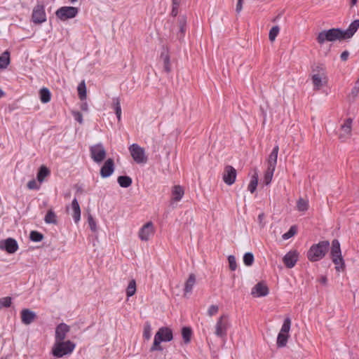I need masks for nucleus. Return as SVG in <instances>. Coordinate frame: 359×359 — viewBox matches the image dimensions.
<instances>
[{"mask_svg":"<svg viewBox=\"0 0 359 359\" xmlns=\"http://www.w3.org/2000/svg\"><path fill=\"white\" fill-rule=\"evenodd\" d=\"M297 208L299 211H306L309 208V201L303 198H299L297 203Z\"/></svg>","mask_w":359,"mask_h":359,"instance_id":"nucleus-38","label":"nucleus"},{"mask_svg":"<svg viewBox=\"0 0 359 359\" xmlns=\"http://www.w3.org/2000/svg\"><path fill=\"white\" fill-rule=\"evenodd\" d=\"M43 236L42 233H41L38 231H33L30 233V239L32 241L39 242L43 240Z\"/></svg>","mask_w":359,"mask_h":359,"instance_id":"nucleus-43","label":"nucleus"},{"mask_svg":"<svg viewBox=\"0 0 359 359\" xmlns=\"http://www.w3.org/2000/svg\"><path fill=\"white\" fill-rule=\"evenodd\" d=\"M299 254L297 251L288 252L283 258V262L286 267H294L298 260Z\"/></svg>","mask_w":359,"mask_h":359,"instance_id":"nucleus-17","label":"nucleus"},{"mask_svg":"<svg viewBox=\"0 0 359 359\" xmlns=\"http://www.w3.org/2000/svg\"><path fill=\"white\" fill-rule=\"evenodd\" d=\"M74 117L76 121H77L80 123H82V122H83V116H82V114L80 112H79V111L74 112Z\"/></svg>","mask_w":359,"mask_h":359,"instance_id":"nucleus-49","label":"nucleus"},{"mask_svg":"<svg viewBox=\"0 0 359 359\" xmlns=\"http://www.w3.org/2000/svg\"><path fill=\"white\" fill-rule=\"evenodd\" d=\"M136 287V281L134 279L130 280L126 288V295L128 297H130L135 294Z\"/></svg>","mask_w":359,"mask_h":359,"instance_id":"nucleus-33","label":"nucleus"},{"mask_svg":"<svg viewBox=\"0 0 359 359\" xmlns=\"http://www.w3.org/2000/svg\"><path fill=\"white\" fill-rule=\"evenodd\" d=\"M173 339V333L169 327H161L156 332L153 344L150 348L151 351H163L162 342H169Z\"/></svg>","mask_w":359,"mask_h":359,"instance_id":"nucleus-1","label":"nucleus"},{"mask_svg":"<svg viewBox=\"0 0 359 359\" xmlns=\"http://www.w3.org/2000/svg\"><path fill=\"white\" fill-rule=\"evenodd\" d=\"M44 220L47 224H55L57 223V216L52 210H49L45 216Z\"/></svg>","mask_w":359,"mask_h":359,"instance_id":"nucleus-36","label":"nucleus"},{"mask_svg":"<svg viewBox=\"0 0 359 359\" xmlns=\"http://www.w3.org/2000/svg\"><path fill=\"white\" fill-rule=\"evenodd\" d=\"M40 100L43 103H48L51 98L50 90L47 88H43L39 91Z\"/></svg>","mask_w":359,"mask_h":359,"instance_id":"nucleus-32","label":"nucleus"},{"mask_svg":"<svg viewBox=\"0 0 359 359\" xmlns=\"http://www.w3.org/2000/svg\"><path fill=\"white\" fill-rule=\"evenodd\" d=\"M21 321L25 325H29L36 318V313L28 309H22L20 312Z\"/></svg>","mask_w":359,"mask_h":359,"instance_id":"nucleus-22","label":"nucleus"},{"mask_svg":"<svg viewBox=\"0 0 359 359\" xmlns=\"http://www.w3.org/2000/svg\"><path fill=\"white\" fill-rule=\"evenodd\" d=\"M228 262L229 264V268L231 271H235L237 268L236 258L233 255H229L228 257Z\"/></svg>","mask_w":359,"mask_h":359,"instance_id":"nucleus-46","label":"nucleus"},{"mask_svg":"<svg viewBox=\"0 0 359 359\" xmlns=\"http://www.w3.org/2000/svg\"><path fill=\"white\" fill-rule=\"evenodd\" d=\"M195 283H196V276L194 274L191 273L189 276V278L185 283L184 294H188V293L191 292Z\"/></svg>","mask_w":359,"mask_h":359,"instance_id":"nucleus-28","label":"nucleus"},{"mask_svg":"<svg viewBox=\"0 0 359 359\" xmlns=\"http://www.w3.org/2000/svg\"><path fill=\"white\" fill-rule=\"evenodd\" d=\"M50 174V172L49 169L45 165H41L37 173V180L41 183Z\"/></svg>","mask_w":359,"mask_h":359,"instance_id":"nucleus-31","label":"nucleus"},{"mask_svg":"<svg viewBox=\"0 0 359 359\" xmlns=\"http://www.w3.org/2000/svg\"><path fill=\"white\" fill-rule=\"evenodd\" d=\"M89 150L90 157L95 163H101L106 158L107 152L103 144L101 143L91 146Z\"/></svg>","mask_w":359,"mask_h":359,"instance_id":"nucleus-10","label":"nucleus"},{"mask_svg":"<svg viewBox=\"0 0 359 359\" xmlns=\"http://www.w3.org/2000/svg\"><path fill=\"white\" fill-rule=\"evenodd\" d=\"M219 311V307L217 305H211L208 309V315L210 317L215 316Z\"/></svg>","mask_w":359,"mask_h":359,"instance_id":"nucleus-47","label":"nucleus"},{"mask_svg":"<svg viewBox=\"0 0 359 359\" xmlns=\"http://www.w3.org/2000/svg\"><path fill=\"white\" fill-rule=\"evenodd\" d=\"M229 326V317L226 315H222L217 320L215 325V334L217 337H224Z\"/></svg>","mask_w":359,"mask_h":359,"instance_id":"nucleus-11","label":"nucleus"},{"mask_svg":"<svg viewBox=\"0 0 359 359\" xmlns=\"http://www.w3.org/2000/svg\"><path fill=\"white\" fill-rule=\"evenodd\" d=\"M78 95L80 100H83L86 97V87L84 81H82L77 88Z\"/></svg>","mask_w":359,"mask_h":359,"instance_id":"nucleus-37","label":"nucleus"},{"mask_svg":"<svg viewBox=\"0 0 359 359\" xmlns=\"http://www.w3.org/2000/svg\"><path fill=\"white\" fill-rule=\"evenodd\" d=\"M10 62V52L8 50H6L0 55V69H6L9 65Z\"/></svg>","mask_w":359,"mask_h":359,"instance_id":"nucleus-26","label":"nucleus"},{"mask_svg":"<svg viewBox=\"0 0 359 359\" xmlns=\"http://www.w3.org/2000/svg\"><path fill=\"white\" fill-rule=\"evenodd\" d=\"M184 195V189L180 185H175L171 189V203L180 201Z\"/></svg>","mask_w":359,"mask_h":359,"instance_id":"nucleus-19","label":"nucleus"},{"mask_svg":"<svg viewBox=\"0 0 359 359\" xmlns=\"http://www.w3.org/2000/svg\"><path fill=\"white\" fill-rule=\"evenodd\" d=\"M77 1L78 0H69V1L72 2V3H74V2Z\"/></svg>","mask_w":359,"mask_h":359,"instance_id":"nucleus-58","label":"nucleus"},{"mask_svg":"<svg viewBox=\"0 0 359 359\" xmlns=\"http://www.w3.org/2000/svg\"><path fill=\"white\" fill-rule=\"evenodd\" d=\"M155 233V228L152 222H148L139 230L138 236L141 241H149Z\"/></svg>","mask_w":359,"mask_h":359,"instance_id":"nucleus-12","label":"nucleus"},{"mask_svg":"<svg viewBox=\"0 0 359 359\" xmlns=\"http://www.w3.org/2000/svg\"><path fill=\"white\" fill-rule=\"evenodd\" d=\"M359 27V20H355L351 23L348 28L346 31H342L344 39H349L353 36Z\"/></svg>","mask_w":359,"mask_h":359,"instance_id":"nucleus-24","label":"nucleus"},{"mask_svg":"<svg viewBox=\"0 0 359 359\" xmlns=\"http://www.w3.org/2000/svg\"><path fill=\"white\" fill-rule=\"evenodd\" d=\"M236 176V170L233 166L227 165L224 167L222 173V180L226 184L230 186L234 184Z\"/></svg>","mask_w":359,"mask_h":359,"instance_id":"nucleus-13","label":"nucleus"},{"mask_svg":"<svg viewBox=\"0 0 359 359\" xmlns=\"http://www.w3.org/2000/svg\"><path fill=\"white\" fill-rule=\"evenodd\" d=\"M326 281H327V278H326V277H322V278H320V282H321L322 283H326Z\"/></svg>","mask_w":359,"mask_h":359,"instance_id":"nucleus-55","label":"nucleus"},{"mask_svg":"<svg viewBox=\"0 0 359 359\" xmlns=\"http://www.w3.org/2000/svg\"><path fill=\"white\" fill-rule=\"evenodd\" d=\"M114 170V163L111 158H108L102 165L100 170V175L105 178L109 177Z\"/></svg>","mask_w":359,"mask_h":359,"instance_id":"nucleus-20","label":"nucleus"},{"mask_svg":"<svg viewBox=\"0 0 359 359\" xmlns=\"http://www.w3.org/2000/svg\"><path fill=\"white\" fill-rule=\"evenodd\" d=\"M291 320L290 318H286L284 320L281 329L278 334L276 344L278 347H284L286 346L289 339V332L291 327Z\"/></svg>","mask_w":359,"mask_h":359,"instance_id":"nucleus-7","label":"nucleus"},{"mask_svg":"<svg viewBox=\"0 0 359 359\" xmlns=\"http://www.w3.org/2000/svg\"><path fill=\"white\" fill-rule=\"evenodd\" d=\"M74 348V344L70 341L55 342L52 351L54 356L61 358L67 354L71 353Z\"/></svg>","mask_w":359,"mask_h":359,"instance_id":"nucleus-6","label":"nucleus"},{"mask_svg":"<svg viewBox=\"0 0 359 359\" xmlns=\"http://www.w3.org/2000/svg\"><path fill=\"white\" fill-rule=\"evenodd\" d=\"M348 56H349V52L347 50H344V52L341 53V54L340 55V58L342 61H346L348 58Z\"/></svg>","mask_w":359,"mask_h":359,"instance_id":"nucleus-50","label":"nucleus"},{"mask_svg":"<svg viewBox=\"0 0 359 359\" xmlns=\"http://www.w3.org/2000/svg\"><path fill=\"white\" fill-rule=\"evenodd\" d=\"M279 151V147L278 144L275 145L271 152L268 156L266 160L267 166L276 168L278 154Z\"/></svg>","mask_w":359,"mask_h":359,"instance_id":"nucleus-23","label":"nucleus"},{"mask_svg":"<svg viewBox=\"0 0 359 359\" xmlns=\"http://www.w3.org/2000/svg\"><path fill=\"white\" fill-rule=\"evenodd\" d=\"M0 249L5 250L8 253H15L18 249V245L13 238H7L0 243Z\"/></svg>","mask_w":359,"mask_h":359,"instance_id":"nucleus-16","label":"nucleus"},{"mask_svg":"<svg viewBox=\"0 0 359 359\" xmlns=\"http://www.w3.org/2000/svg\"><path fill=\"white\" fill-rule=\"evenodd\" d=\"M243 0H238L236 8L237 13H240L243 8Z\"/></svg>","mask_w":359,"mask_h":359,"instance_id":"nucleus-52","label":"nucleus"},{"mask_svg":"<svg viewBox=\"0 0 359 359\" xmlns=\"http://www.w3.org/2000/svg\"><path fill=\"white\" fill-rule=\"evenodd\" d=\"M4 95V92L0 88V98Z\"/></svg>","mask_w":359,"mask_h":359,"instance_id":"nucleus-57","label":"nucleus"},{"mask_svg":"<svg viewBox=\"0 0 359 359\" xmlns=\"http://www.w3.org/2000/svg\"><path fill=\"white\" fill-rule=\"evenodd\" d=\"M12 299L10 297H6L0 299V309L2 307L8 308L11 305Z\"/></svg>","mask_w":359,"mask_h":359,"instance_id":"nucleus-44","label":"nucleus"},{"mask_svg":"<svg viewBox=\"0 0 359 359\" xmlns=\"http://www.w3.org/2000/svg\"><path fill=\"white\" fill-rule=\"evenodd\" d=\"M330 255L333 263L335 264L336 270L338 271L343 270L344 262L341 256L340 243L337 239L333 240L332 242Z\"/></svg>","mask_w":359,"mask_h":359,"instance_id":"nucleus-5","label":"nucleus"},{"mask_svg":"<svg viewBox=\"0 0 359 359\" xmlns=\"http://www.w3.org/2000/svg\"><path fill=\"white\" fill-rule=\"evenodd\" d=\"M275 170L276 168L267 166L264 174V183L266 185H269L271 182Z\"/></svg>","mask_w":359,"mask_h":359,"instance_id":"nucleus-30","label":"nucleus"},{"mask_svg":"<svg viewBox=\"0 0 359 359\" xmlns=\"http://www.w3.org/2000/svg\"><path fill=\"white\" fill-rule=\"evenodd\" d=\"M182 336L185 344H188L191 341L192 336V330L191 328L184 327L182 329Z\"/></svg>","mask_w":359,"mask_h":359,"instance_id":"nucleus-34","label":"nucleus"},{"mask_svg":"<svg viewBox=\"0 0 359 359\" xmlns=\"http://www.w3.org/2000/svg\"><path fill=\"white\" fill-rule=\"evenodd\" d=\"M27 187L29 189H39L40 187L35 180H32L27 183Z\"/></svg>","mask_w":359,"mask_h":359,"instance_id":"nucleus-48","label":"nucleus"},{"mask_svg":"<svg viewBox=\"0 0 359 359\" xmlns=\"http://www.w3.org/2000/svg\"><path fill=\"white\" fill-rule=\"evenodd\" d=\"M311 76L312 83L314 90H319L328 83V76L325 69L322 66H317L316 69L313 70Z\"/></svg>","mask_w":359,"mask_h":359,"instance_id":"nucleus-3","label":"nucleus"},{"mask_svg":"<svg viewBox=\"0 0 359 359\" xmlns=\"http://www.w3.org/2000/svg\"><path fill=\"white\" fill-rule=\"evenodd\" d=\"M69 331V326L65 323L58 325L55 330V342H61L66 337L67 333Z\"/></svg>","mask_w":359,"mask_h":359,"instance_id":"nucleus-21","label":"nucleus"},{"mask_svg":"<svg viewBox=\"0 0 359 359\" xmlns=\"http://www.w3.org/2000/svg\"><path fill=\"white\" fill-rule=\"evenodd\" d=\"M330 243L327 241H320L313 245L307 252V257L311 262H317L323 259L328 251Z\"/></svg>","mask_w":359,"mask_h":359,"instance_id":"nucleus-2","label":"nucleus"},{"mask_svg":"<svg viewBox=\"0 0 359 359\" xmlns=\"http://www.w3.org/2000/svg\"><path fill=\"white\" fill-rule=\"evenodd\" d=\"M161 59L163 62V68L164 70L169 73L171 71V64L170 61V55L168 54V52L167 50H165L161 53Z\"/></svg>","mask_w":359,"mask_h":359,"instance_id":"nucleus-27","label":"nucleus"},{"mask_svg":"<svg viewBox=\"0 0 359 359\" xmlns=\"http://www.w3.org/2000/svg\"><path fill=\"white\" fill-rule=\"evenodd\" d=\"M297 227L295 226H292L287 232L283 234L282 238L283 240H287L291 237L294 236L297 233Z\"/></svg>","mask_w":359,"mask_h":359,"instance_id":"nucleus-41","label":"nucleus"},{"mask_svg":"<svg viewBox=\"0 0 359 359\" xmlns=\"http://www.w3.org/2000/svg\"><path fill=\"white\" fill-rule=\"evenodd\" d=\"M89 224H90V228L93 231H94L95 229V222H93V219L90 218V221H89Z\"/></svg>","mask_w":359,"mask_h":359,"instance_id":"nucleus-54","label":"nucleus"},{"mask_svg":"<svg viewBox=\"0 0 359 359\" xmlns=\"http://www.w3.org/2000/svg\"><path fill=\"white\" fill-rule=\"evenodd\" d=\"M142 337L145 340H149L151 337V327L149 323L144 326Z\"/></svg>","mask_w":359,"mask_h":359,"instance_id":"nucleus-39","label":"nucleus"},{"mask_svg":"<svg viewBox=\"0 0 359 359\" xmlns=\"http://www.w3.org/2000/svg\"><path fill=\"white\" fill-rule=\"evenodd\" d=\"M72 209L73 210V219L75 223H78L81 219V208L76 198H74L72 202Z\"/></svg>","mask_w":359,"mask_h":359,"instance_id":"nucleus-25","label":"nucleus"},{"mask_svg":"<svg viewBox=\"0 0 359 359\" xmlns=\"http://www.w3.org/2000/svg\"><path fill=\"white\" fill-rule=\"evenodd\" d=\"M79 13V8L74 6H62L55 12L56 17L62 21L75 18Z\"/></svg>","mask_w":359,"mask_h":359,"instance_id":"nucleus-9","label":"nucleus"},{"mask_svg":"<svg viewBox=\"0 0 359 359\" xmlns=\"http://www.w3.org/2000/svg\"><path fill=\"white\" fill-rule=\"evenodd\" d=\"M251 294L255 297H264L269 294V288L265 283H258L252 289Z\"/></svg>","mask_w":359,"mask_h":359,"instance_id":"nucleus-18","label":"nucleus"},{"mask_svg":"<svg viewBox=\"0 0 359 359\" xmlns=\"http://www.w3.org/2000/svg\"><path fill=\"white\" fill-rule=\"evenodd\" d=\"M114 105H115V107H114L115 112H116V116L119 121L121 119V104H120L119 100L118 98L114 100Z\"/></svg>","mask_w":359,"mask_h":359,"instance_id":"nucleus-45","label":"nucleus"},{"mask_svg":"<svg viewBox=\"0 0 359 359\" xmlns=\"http://www.w3.org/2000/svg\"><path fill=\"white\" fill-rule=\"evenodd\" d=\"M344 39V35L342 31L339 29H330L327 31L320 32L317 36V41L320 44L325 41H335L337 40Z\"/></svg>","mask_w":359,"mask_h":359,"instance_id":"nucleus-4","label":"nucleus"},{"mask_svg":"<svg viewBox=\"0 0 359 359\" xmlns=\"http://www.w3.org/2000/svg\"><path fill=\"white\" fill-rule=\"evenodd\" d=\"M32 19L34 24H41L46 21V14L43 5H36L32 11Z\"/></svg>","mask_w":359,"mask_h":359,"instance_id":"nucleus-14","label":"nucleus"},{"mask_svg":"<svg viewBox=\"0 0 359 359\" xmlns=\"http://www.w3.org/2000/svg\"><path fill=\"white\" fill-rule=\"evenodd\" d=\"M121 187L127 188L132 184V179L128 176H119L117 180Z\"/></svg>","mask_w":359,"mask_h":359,"instance_id":"nucleus-35","label":"nucleus"},{"mask_svg":"<svg viewBox=\"0 0 359 359\" xmlns=\"http://www.w3.org/2000/svg\"><path fill=\"white\" fill-rule=\"evenodd\" d=\"M352 121H353L351 118H346L341 124L339 133V138L341 141H345V140L351 136L352 130Z\"/></svg>","mask_w":359,"mask_h":359,"instance_id":"nucleus-15","label":"nucleus"},{"mask_svg":"<svg viewBox=\"0 0 359 359\" xmlns=\"http://www.w3.org/2000/svg\"><path fill=\"white\" fill-rule=\"evenodd\" d=\"M359 91V79L356 81L355 86L353 89V93L355 92L358 93Z\"/></svg>","mask_w":359,"mask_h":359,"instance_id":"nucleus-53","label":"nucleus"},{"mask_svg":"<svg viewBox=\"0 0 359 359\" xmlns=\"http://www.w3.org/2000/svg\"><path fill=\"white\" fill-rule=\"evenodd\" d=\"M280 32V27L278 26H274L273 27L269 34V40L273 42L276 40V38Z\"/></svg>","mask_w":359,"mask_h":359,"instance_id":"nucleus-40","label":"nucleus"},{"mask_svg":"<svg viewBox=\"0 0 359 359\" xmlns=\"http://www.w3.org/2000/svg\"><path fill=\"white\" fill-rule=\"evenodd\" d=\"M258 172L255 171L254 174L251 177L250 183L248 187V189L251 194H253L257 189L258 184Z\"/></svg>","mask_w":359,"mask_h":359,"instance_id":"nucleus-29","label":"nucleus"},{"mask_svg":"<svg viewBox=\"0 0 359 359\" xmlns=\"http://www.w3.org/2000/svg\"><path fill=\"white\" fill-rule=\"evenodd\" d=\"M351 6H354L357 3V0H351Z\"/></svg>","mask_w":359,"mask_h":359,"instance_id":"nucleus-56","label":"nucleus"},{"mask_svg":"<svg viewBox=\"0 0 359 359\" xmlns=\"http://www.w3.org/2000/svg\"><path fill=\"white\" fill-rule=\"evenodd\" d=\"M133 159L139 164L145 163L147 161V156L145 150L137 144H133L128 147Z\"/></svg>","mask_w":359,"mask_h":359,"instance_id":"nucleus-8","label":"nucleus"},{"mask_svg":"<svg viewBox=\"0 0 359 359\" xmlns=\"http://www.w3.org/2000/svg\"><path fill=\"white\" fill-rule=\"evenodd\" d=\"M181 0H172V5H173V9H172V13L174 15H176L175 9L179 6L180 4Z\"/></svg>","mask_w":359,"mask_h":359,"instance_id":"nucleus-51","label":"nucleus"},{"mask_svg":"<svg viewBox=\"0 0 359 359\" xmlns=\"http://www.w3.org/2000/svg\"><path fill=\"white\" fill-rule=\"evenodd\" d=\"M243 262L248 266H251L254 262L253 255L251 252L245 253L243 256Z\"/></svg>","mask_w":359,"mask_h":359,"instance_id":"nucleus-42","label":"nucleus"}]
</instances>
